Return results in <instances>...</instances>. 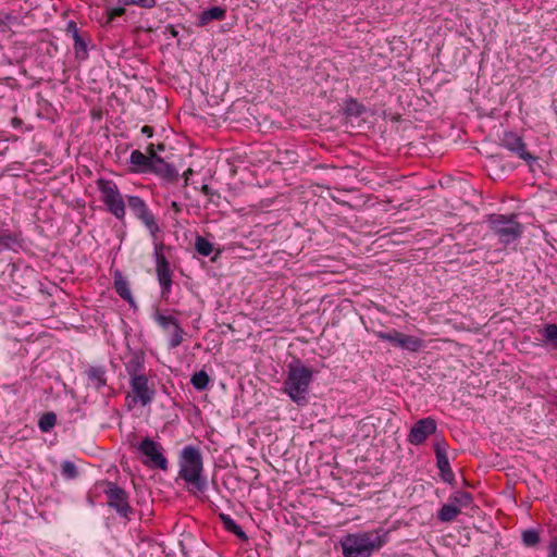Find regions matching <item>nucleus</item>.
I'll use <instances>...</instances> for the list:
<instances>
[{
	"label": "nucleus",
	"mask_w": 557,
	"mask_h": 557,
	"mask_svg": "<svg viewBox=\"0 0 557 557\" xmlns=\"http://www.w3.org/2000/svg\"><path fill=\"white\" fill-rule=\"evenodd\" d=\"M219 518L224 527V529L240 539L243 542L248 541L247 534L243 531L242 527L236 523L234 519L231 518V516L226 513H220Z\"/></svg>",
	"instance_id": "23"
},
{
	"label": "nucleus",
	"mask_w": 557,
	"mask_h": 557,
	"mask_svg": "<svg viewBox=\"0 0 557 557\" xmlns=\"http://www.w3.org/2000/svg\"><path fill=\"white\" fill-rule=\"evenodd\" d=\"M88 385L96 391H100L107 385V370L103 366H90L85 370Z\"/></svg>",
	"instance_id": "19"
},
{
	"label": "nucleus",
	"mask_w": 557,
	"mask_h": 557,
	"mask_svg": "<svg viewBox=\"0 0 557 557\" xmlns=\"http://www.w3.org/2000/svg\"><path fill=\"white\" fill-rule=\"evenodd\" d=\"M125 14V9L122 7L113 8L108 12L109 21H113L116 17H120Z\"/></svg>",
	"instance_id": "36"
},
{
	"label": "nucleus",
	"mask_w": 557,
	"mask_h": 557,
	"mask_svg": "<svg viewBox=\"0 0 557 557\" xmlns=\"http://www.w3.org/2000/svg\"><path fill=\"white\" fill-rule=\"evenodd\" d=\"M149 156L143 153L140 150H133L129 157V162L134 166L133 172L136 173H150L153 162L154 156L157 153L153 150V145L151 144L148 148Z\"/></svg>",
	"instance_id": "15"
},
{
	"label": "nucleus",
	"mask_w": 557,
	"mask_h": 557,
	"mask_svg": "<svg viewBox=\"0 0 557 557\" xmlns=\"http://www.w3.org/2000/svg\"><path fill=\"white\" fill-rule=\"evenodd\" d=\"M435 455L437 461V468L442 480L448 484L455 483V474L450 468L449 460L446 450L437 444L435 446Z\"/></svg>",
	"instance_id": "18"
},
{
	"label": "nucleus",
	"mask_w": 557,
	"mask_h": 557,
	"mask_svg": "<svg viewBox=\"0 0 557 557\" xmlns=\"http://www.w3.org/2000/svg\"><path fill=\"white\" fill-rule=\"evenodd\" d=\"M96 486L107 496L108 506L121 517L129 520L133 508L129 506L126 491L108 480L100 481Z\"/></svg>",
	"instance_id": "7"
},
{
	"label": "nucleus",
	"mask_w": 557,
	"mask_h": 557,
	"mask_svg": "<svg viewBox=\"0 0 557 557\" xmlns=\"http://www.w3.org/2000/svg\"><path fill=\"white\" fill-rule=\"evenodd\" d=\"M363 111V107L360 106L356 100H350L347 104V113L350 115H360Z\"/></svg>",
	"instance_id": "35"
},
{
	"label": "nucleus",
	"mask_w": 557,
	"mask_h": 557,
	"mask_svg": "<svg viewBox=\"0 0 557 557\" xmlns=\"http://www.w3.org/2000/svg\"><path fill=\"white\" fill-rule=\"evenodd\" d=\"M141 133L148 138L153 136V128L149 125H145L141 127Z\"/></svg>",
	"instance_id": "38"
},
{
	"label": "nucleus",
	"mask_w": 557,
	"mask_h": 557,
	"mask_svg": "<svg viewBox=\"0 0 557 557\" xmlns=\"http://www.w3.org/2000/svg\"><path fill=\"white\" fill-rule=\"evenodd\" d=\"M195 249L199 255L208 257L213 251V245L203 236L197 235L195 239Z\"/></svg>",
	"instance_id": "29"
},
{
	"label": "nucleus",
	"mask_w": 557,
	"mask_h": 557,
	"mask_svg": "<svg viewBox=\"0 0 557 557\" xmlns=\"http://www.w3.org/2000/svg\"><path fill=\"white\" fill-rule=\"evenodd\" d=\"M171 208H172L175 212H180V211H181V206H180L176 201H172V203H171Z\"/></svg>",
	"instance_id": "42"
},
{
	"label": "nucleus",
	"mask_w": 557,
	"mask_h": 557,
	"mask_svg": "<svg viewBox=\"0 0 557 557\" xmlns=\"http://www.w3.org/2000/svg\"><path fill=\"white\" fill-rule=\"evenodd\" d=\"M138 451L145 457L143 463L152 469L168 470V459L162 454V446L145 437L137 446Z\"/></svg>",
	"instance_id": "9"
},
{
	"label": "nucleus",
	"mask_w": 557,
	"mask_h": 557,
	"mask_svg": "<svg viewBox=\"0 0 557 557\" xmlns=\"http://www.w3.org/2000/svg\"><path fill=\"white\" fill-rule=\"evenodd\" d=\"M436 421L433 418L418 420L408 434V442L412 445H421L426 438L436 432Z\"/></svg>",
	"instance_id": "14"
},
{
	"label": "nucleus",
	"mask_w": 557,
	"mask_h": 557,
	"mask_svg": "<svg viewBox=\"0 0 557 557\" xmlns=\"http://www.w3.org/2000/svg\"><path fill=\"white\" fill-rule=\"evenodd\" d=\"M178 476L187 483V490L190 494L199 496L207 490V479L202 475L203 458L199 448L187 445L180 455Z\"/></svg>",
	"instance_id": "1"
},
{
	"label": "nucleus",
	"mask_w": 557,
	"mask_h": 557,
	"mask_svg": "<svg viewBox=\"0 0 557 557\" xmlns=\"http://www.w3.org/2000/svg\"><path fill=\"white\" fill-rule=\"evenodd\" d=\"M387 532L381 529L349 533L339 541L344 557H370L387 542Z\"/></svg>",
	"instance_id": "2"
},
{
	"label": "nucleus",
	"mask_w": 557,
	"mask_h": 557,
	"mask_svg": "<svg viewBox=\"0 0 557 557\" xmlns=\"http://www.w3.org/2000/svg\"><path fill=\"white\" fill-rule=\"evenodd\" d=\"M129 386L134 403H139L141 406L149 405L156 396L153 383L149 382L146 374L129 379Z\"/></svg>",
	"instance_id": "12"
},
{
	"label": "nucleus",
	"mask_w": 557,
	"mask_h": 557,
	"mask_svg": "<svg viewBox=\"0 0 557 557\" xmlns=\"http://www.w3.org/2000/svg\"><path fill=\"white\" fill-rule=\"evenodd\" d=\"M403 333L397 330H392L391 332H376V337L382 341L389 342L396 346H399V341L401 339Z\"/></svg>",
	"instance_id": "31"
},
{
	"label": "nucleus",
	"mask_w": 557,
	"mask_h": 557,
	"mask_svg": "<svg viewBox=\"0 0 557 557\" xmlns=\"http://www.w3.org/2000/svg\"><path fill=\"white\" fill-rule=\"evenodd\" d=\"M55 424L57 414L54 412L44 413L38 421L39 430L44 433L50 432L55 426Z\"/></svg>",
	"instance_id": "28"
},
{
	"label": "nucleus",
	"mask_w": 557,
	"mask_h": 557,
	"mask_svg": "<svg viewBox=\"0 0 557 557\" xmlns=\"http://www.w3.org/2000/svg\"><path fill=\"white\" fill-rule=\"evenodd\" d=\"M461 513V509L455 505L444 504L437 511V519L441 522L448 523L454 521Z\"/></svg>",
	"instance_id": "24"
},
{
	"label": "nucleus",
	"mask_w": 557,
	"mask_h": 557,
	"mask_svg": "<svg viewBox=\"0 0 557 557\" xmlns=\"http://www.w3.org/2000/svg\"><path fill=\"white\" fill-rule=\"evenodd\" d=\"M125 5H135L141 9H152L157 4V0H124Z\"/></svg>",
	"instance_id": "34"
},
{
	"label": "nucleus",
	"mask_w": 557,
	"mask_h": 557,
	"mask_svg": "<svg viewBox=\"0 0 557 557\" xmlns=\"http://www.w3.org/2000/svg\"><path fill=\"white\" fill-rule=\"evenodd\" d=\"M150 173L160 176L168 183H175L178 180V172L174 165L165 162L161 157L154 156V162Z\"/></svg>",
	"instance_id": "16"
},
{
	"label": "nucleus",
	"mask_w": 557,
	"mask_h": 557,
	"mask_svg": "<svg viewBox=\"0 0 557 557\" xmlns=\"http://www.w3.org/2000/svg\"><path fill=\"white\" fill-rule=\"evenodd\" d=\"M541 541L540 532L535 529L524 530L522 532V543L527 547H535Z\"/></svg>",
	"instance_id": "30"
},
{
	"label": "nucleus",
	"mask_w": 557,
	"mask_h": 557,
	"mask_svg": "<svg viewBox=\"0 0 557 557\" xmlns=\"http://www.w3.org/2000/svg\"><path fill=\"white\" fill-rule=\"evenodd\" d=\"M550 404L557 408V393L550 396Z\"/></svg>",
	"instance_id": "43"
},
{
	"label": "nucleus",
	"mask_w": 557,
	"mask_h": 557,
	"mask_svg": "<svg viewBox=\"0 0 557 557\" xmlns=\"http://www.w3.org/2000/svg\"><path fill=\"white\" fill-rule=\"evenodd\" d=\"M125 199L133 215L148 230L150 236L156 239L161 230L148 203L137 195H126Z\"/></svg>",
	"instance_id": "8"
},
{
	"label": "nucleus",
	"mask_w": 557,
	"mask_h": 557,
	"mask_svg": "<svg viewBox=\"0 0 557 557\" xmlns=\"http://www.w3.org/2000/svg\"><path fill=\"white\" fill-rule=\"evenodd\" d=\"M164 247L163 243H154L153 257L161 298L168 301L172 294L174 271L171 268L170 261L163 253Z\"/></svg>",
	"instance_id": "6"
},
{
	"label": "nucleus",
	"mask_w": 557,
	"mask_h": 557,
	"mask_svg": "<svg viewBox=\"0 0 557 557\" xmlns=\"http://www.w3.org/2000/svg\"><path fill=\"white\" fill-rule=\"evenodd\" d=\"M500 146L515 153L518 158L527 163L536 161V157L530 153L522 137L515 132H505L500 138Z\"/></svg>",
	"instance_id": "13"
},
{
	"label": "nucleus",
	"mask_w": 557,
	"mask_h": 557,
	"mask_svg": "<svg viewBox=\"0 0 557 557\" xmlns=\"http://www.w3.org/2000/svg\"><path fill=\"white\" fill-rule=\"evenodd\" d=\"M200 190L206 196H212L214 194L213 190L211 189V187L209 185H206V184L201 186Z\"/></svg>",
	"instance_id": "39"
},
{
	"label": "nucleus",
	"mask_w": 557,
	"mask_h": 557,
	"mask_svg": "<svg viewBox=\"0 0 557 557\" xmlns=\"http://www.w3.org/2000/svg\"><path fill=\"white\" fill-rule=\"evenodd\" d=\"M153 319L156 323L166 333L170 334L169 348H176L184 342L186 332L181 326L180 321L173 315H166L157 310Z\"/></svg>",
	"instance_id": "10"
},
{
	"label": "nucleus",
	"mask_w": 557,
	"mask_h": 557,
	"mask_svg": "<svg viewBox=\"0 0 557 557\" xmlns=\"http://www.w3.org/2000/svg\"><path fill=\"white\" fill-rule=\"evenodd\" d=\"M61 474L65 479H74L77 476L78 471L76 466L72 461H63L61 465Z\"/></svg>",
	"instance_id": "32"
},
{
	"label": "nucleus",
	"mask_w": 557,
	"mask_h": 557,
	"mask_svg": "<svg viewBox=\"0 0 557 557\" xmlns=\"http://www.w3.org/2000/svg\"><path fill=\"white\" fill-rule=\"evenodd\" d=\"M23 245L22 233L9 228H0V252L13 250L16 251Z\"/></svg>",
	"instance_id": "17"
},
{
	"label": "nucleus",
	"mask_w": 557,
	"mask_h": 557,
	"mask_svg": "<svg viewBox=\"0 0 557 557\" xmlns=\"http://www.w3.org/2000/svg\"><path fill=\"white\" fill-rule=\"evenodd\" d=\"M226 16V9L212 7L202 11L198 16V26H206L212 21H223Z\"/></svg>",
	"instance_id": "21"
},
{
	"label": "nucleus",
	"mask_w": 557,
	"mask_h": 557,
	"mask_svg": "<svg viewBox=\"0 0 557 557\" xmlns=\"http://www.w3.org/2000/svg\"><path fill=\"white\" fill-rule=\"evenodd\" d=\"M96 185L100 191V200L106 206L107 211L116 220L123 222L126 216V199L120 191L117 184L112 180L99 177Z\"/></svg>",
	"instance_id": "5"
},
{
	"label": "nucleus",
	"mask_w": 557,
	"mask_h": 557,
	"mask_svg": "<svg viewBox=\"0 0 557 557\" xmlns=\"http://www.w3.org/2000/svg\"><path fill=\"white\" fill-rule=\"evenodd\" d=\"M424 346L422 338L406 335L403 333L401 339L399 341V347L412 352L419 351Z\"/></svg>",
	"instance_id": "25"
},
{
	"label": "nucleus",
	"mask_w": 557,
	"mask_h": 557,
	"mask_svg": "<svg viewBox=\"0 0 557 557\" xmlns=\"http://www.w3.org/2000/svg\"><path fill=\"white\" fill-rule=\"evenodd\" d=\"M193 173L194 171L190 168L183 173L185 185H188L189 177L193 175Z\"/></svg>",
	"instance_id": "40"
},
{
	"label": "nucleus",
	"mask_w": 557,
	"mask_h": 557,
	"mask_svg": "<svg viewBox=\"0 0 557 557\" xmlns=\"http://www.w3.org/2000/svg\"><path fill=\"white\" fill-rule=\"evenodd\" d=\"M11 124L14 128H17L22 125V120L15 116L11 120Z\"/></svg>",
	"instance_id": "41"
},
{
	"label": "nucleus",
	"mask_w": 557,
	"mask_h": 557,
	"mask_svg": "<svg viewBox=\"0 0 557 557\" xmlns=\"http://www.w3.org/2000/svg\"><path fill=\"white\" fill-rule=\"evenodd\" d=\"M548 557H557V541H552L548 544Z\"/></svg>",
	"instance_id": "37"
},
{
	"label": "nucleus",
	"mask_w": 557,
	"mask_h": 557,
	"mask_svg": "<svg viewBox=\"0 0 557 557\" xmlns=\"http://www.w3.org/2000/svg\"><path fill=\"white\" fill-rule=\"evenodd\" d=\"M449 502L459 508L469 507L473 502V497L469 492L456 491L449 496Z\"/></svg>",
	"instance_id": "26"
},
{
	"label": "nucleus",
	"mask_w": 557,
	"mask_h": 557,
	"mask_svg": "<svg viewBox=\"0 0 557 557\" xmlns=\"http://www.w3.org/2000/svg\"><path fill=\"white\" fill-rule=\"evenodd\" d=\"M544 337L547 342L557 346V324H546L544 327Z\"/></svg>",
	"instance_id": "33"
},
{
	"label": "nucleus",
	"mask_w": 557,
	"mask_h": 557,
	"mask_svg": "<svg viewBox=\"0 0 557 557\" xmlns=\"http://www.w3.org/2000/svg\"><path fill=\"white\" fill-rule=\"evenodd\" d=\"M113 278L116 294L131 306H134L135 300L132 295L128 281L122 275L120 271L114 272Z\"/></svg>",
	"instance_id": "20"
},
{
	"label": "nucleus",
	"mask_w": 557,
	"mask_h": 557,
	"mask_svg": "<svg viewBox=\"0 0 557 557\" xmlns=\"http://www.w3.org/2000/svg\"><path fill=\"white\" fill-rule=\"evenodd\" d=\"M125 370L129 379H133L138 375H144L145 364L143 354H133L131 358L125 362Z\"/></svg>",
	"instance_id": "22"
},
{
	"label": "nucleus",
	"mask_w": 557,
	"mask_h": 557,
	"mask_svg": "<svg viewBox=\"0 0 557 557\" xmlns=\"http://www.w3.org/2000/svg\"><path fill=\"white\" fill-rule=\"evenodd\" d=\"M488 228L498 238V242L508 246L518 240L523 234V225L518 221V215L491 214L487 216Z\"/></svg>",
	"instance_id": "4"
},
{
	"label": "nucleus",
	"mask_w": 557,
	"mask_h": 557,
	"mask_svg": "<svg viewBox=\"0 0 557 557\" xmlns=\"http://www.w3.org/2000/svg\"><path fill=\"white\" fill-rule=\"evenodd\" d=\"M313 380V371L295 360L288 364L287 376L283 382V392L298 406L308 404V393Z\"/></svg>",
	"instance_id": "3"
},
{
	"label": "nucleus",
	"mask_w": 557,
	"mask_h": 557,
	"mask_svg": "<svg viewBox=\"0 0 557 557\" xmlns=\"http://www.w3.org/2000/svg\"><path fill=\"white\" fill-rule=\"evenodd\" d=\"M190 383L197 391H203L209 386L210 376L205 370H200L191 376Z\"/></svg>",
	"instance_id": "27"
},
{
	"label": "nucleus",
	"mask_w": 557,
	"mask_h": 557,
	"mask_svg": "<svg viewBox=\"0 0 557 557\" xmlns=\"http://www.w3.org/2000/svg\"><path fill=\"white\" fill-rule=\"evenodd\" d=\"M65 33L71 36L74 44L75 59L78 61H85L88 59V47L91 44V36L87 30L79 29L74 21H70L66 24Z\"/></svg>",
	"instance_id": "11"
}]
</instances>
